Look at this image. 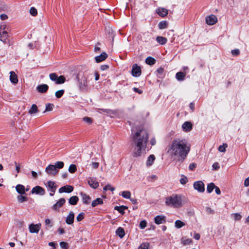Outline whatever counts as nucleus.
Listing matches in <instances>:
<instances>
[{
  "mask_svg": "<svg viewBox=\"0 0 249 249\" xmlns=\"http://www.w3.org/2000/svg\"><path fill=\"white\" fill-rule=\"evenodd\" d=\"M190 151V144L184 139H174L167 148V154L170 157L179 162H183Z\"/></svg>",
  "mask_w": 249,
  "mask_h": 249,
  "instance_id": "1",
  "label": "nucleus"
},
{
  "mask_svg": "<svg viewBox=\"0 0 249 249\" xmlns=\"http://www.w3.org/2000/svg\"><path fill=\"white\" fill-rule=\"evenodd\" d=\"M148 137V133L144 129H139L136 132L132 133V139L135 144L146 147Z\"/></svg>",
  "mask_w": 249,
  "mask_h": 249,
  "instance_id": "2",
  "label": "nucleus"
},
{
  "mask_svg": "<svg viewBox=\"0 0 249 249\" xmlns=\"http://www.w3.org/2000/svg\"><path fill=\"white\" fill-rule=\"evenodd\" d=\"M186 202V198L181 195L173 194L165 199V204L170 207L179 208Z\"/></svg>",
  "mask_w": 249,
  "mask_h": 249,
  "instance_id": "3",
  "label": "nucleus"
},
{
  "mask_svg": "<svg viewBox=\"0 0 249 249\" xmlns=\"http://www.w3.org/2000/svg\"><path fill=\"white\" fill-rule=\"evenodd\" d=\"M64 166L63 161H57L54 165L50 164L46 167L45 172L49 175L54 176L59 172V169H62Z\"/></svg>",
  "mask_w": 249,
  "mask_h": 249,
  "instance_id": "4",
  "label": "nucleus"
},
{
  "mask_svg": "<svg viewBox=\"0 0 249 249\" xmlns=\"http://www.w3.org/2000/svg\"><path fill=\"white\" fill-rule=\"evenodd\" d=\"M146 147L138 144H134L132 150L133 157H139L142 155V151H144Z\"/></svg>",
  "mask_w": 249,
  "mask_h": 249,
  "instance_id": "5",
  "label": "nucleus"
},
{
  "mask_svg": "<svg viewBox=\"0 0 249 249\" xmlns=\"http://www.w3.org/2000/svg\"><path fill=\"white\" fill-rule=\"evenodd\" d=\"M194 188L198 192L202 193L205 190L204 184L202 181H197L194 183Z\"/></svg>",
  "mask_w": 249,
  "mask_h": 249,
  "instance_id": "6",
  "label": "nucleus"
},
{
  "mask_svg": "<svg viewBox=\"0 0 249 249\" xmlns=\"http://www.w3.org/2000/svg\"><path fill=\"white\" fill-rule=\"evenodd\" d=\"M131 73L134 77H139L141 74V67L137 64H135L132 66Z\"/></svg>",
  "mask_w": 249,
  "mask_h": 249,
  "instance_id": "7",
  "label": "nucleus"
},
{
  "mask_svg": "<svg viewBox=\"0 0 249 249\" xmlns=\"http://www.w3.org/2000/svg\"><path fill=\"white\" fill-rule=\"evenodd\" d=\"M41 224L40 223L34 224H31L29 226V231L31 233H38L40 229Z\"/></svg>",
  "mask_w": 249,
  "mask_h": 249,
  "instance_id": "8",
  "label": "nucleus"
},
{
  "mask_svg": "<svg viewBox=\"0 0 249 249\" xmlns=\"http://www.w3.org/2000/svg\"><path fill=\"white\" fill-rule=\"evenodd\" d=\"M66 200L64 198H60L53 206V210L54 211H58L60 208H61L64 204Z\"/></svg>",
  "mask_w": 249,
  "mask_h": 249,
  "instance_id": "9",
  "label": "nucleus"
},
{
  "mask_svg": "<svg viewBox=\"0 0 249 249\" xmlns=\"http://www.w3.org/2000/svg\"><path fill=\"white\" fill-rule=\"evenodd\" d=\"M79 88L81 90H84L88 85L87 78L85 76L79 79Z\"/></svg>",
  "mask_w": 249,
  "mask_h": 249,
  "instance_id": "10",
  "label": "nucleus"
},
{
  "mask_svg": "<svg viewBox=\"0 0 249 249\" xmlns=\"http://www.w3.org/2000/svg\"><path fill=\"white\" fill-rule=\"evenodd\" d=\"M31 192L32 194H36L43 196L45 194V191L42 187L37 186L32 189Z\"/></svg>",
  "mask_w": 249,
  "mask_h": 249,
  "instance_id": "11",
  "label": "nucleus"
},
{
  "mask_svg": "<svg viewBox=\"0 0 249 249\" xmlns=\"http://www.w3.org/2000/svg\"><path fill=\"white\" fill-rule=\"evenodd\" d=\"M217 21V18L213 15H211L206 18V22L207 24L212 25L214 24Z\"/></svg>",
  "mask_w": 249,
  "mask_h": 249,
  "instance_id": "12",
  "label": "nucleus"
},
{
  "mask_svg": "<svg viewBox=\"0 0 249 249\" xmlns=\"http://www.w3.org/2000/svg\"><path fill=\"white\" fill-rule=\"evenodd\" d=\"M46 187L48 190L51 192H55L57 188L55 183L51 180L47 182Z\"/></svg>",
  "mask_w": 249,
  "mask_h": 249,
  "instance_id": "13",
  "label": "nucleus"
},
{
  "mask_svg": "<svg viewBox=\"0 0 249 249\" xmlns=\"http://www.w3.org/2000/svg\"><path fill=\"white\" fill-rule=\"evenodd\" d=\"M74 219V213L71 211L67 215L66 219V223L68 225H71L73 223Z\"/></svg>",
  "mask_w": 249,
  "mask_h": 249,
  "instance_id": "14",
  "label": "nucleus"
},
{
  "mask_svg": "<svg viewBox=\"0 0 249 249\" xmlns=\"http://www.w3.org/2000/svg\"><path fill=\"white\" fill-rule=\"evenodd\" d=\"M73 190V188L72 186L70 185H66L64 186H63L61 187L59 189V193H70Z\"/></svg>",
  "mask_w": 249,
  "mask_h": 249,
  "instance_id": "15",
  "label": "nucleus"
},
{
  "mask_svg": "<svg viewBox=\"0 0 249 249\" xmlns=\"http://www.w3.org/2000/svg\"><path fill=\"white\" fill-rule=\"evenodd\" d=\"M154 221L158 225L164 223L166 222L165 216L164 215H157L155 217Z\"/></svg>",
  "mask_w": 249,
  "mask_h": 249,
  "instance_id": "16",
  "label": "nucleus"
},
{
  "mask_svg": "<svg viewBox=\"0 0 249 249\" xmlns=\"http://www.w3.org/2000/svg\"><path fill=\"white\" fill-rule=\"evenodd\" d=\"M49 87L46 84H41L38 85L36 87V90L38 92L44 93H45L48 89Z\"/></svg>",
  "mask_w": 249,
  "mask_h": 249,
  "instance_id": "17",
  "label": "nucleus"
},
{
  "mask_svg": "<svg viewBox=\"0 0 249 249\" xmlns=\"http://www.w3.org/2000/svg\"><path fill=\"white\" fill-rule=\"evenodd\" d=\"M183 130L185 132H189L192 129V124L190 122H185L182 125Z\"/></svg>",
  "mask_w": 249,
  "mask_h": 249,
  "instance_id": "18",
  "label": "nucleus"
},
{
  "mask_svg": "<svg viewBox=\"0 0 249 249\" xmlns=\"http://www.w3.org/2000/svg\"><path fill=\"white\" fill-rule=\"evenodd\" d=\"M89 185L92 188L95 189L99 186V183L94 178H89L88 181Z\"/></svg>",
  "mask_w": 249,
  "mask_h": 249,
  "instance_id": "19",
  "label": "nucleus"
},
{
  "mask_svg": "<svg viewBox=\"0 0 249 249\" xmlns=\"http://www.w3.org/2000/svg\"><path fill=\"white\" fill-rule=\"evenodd\" d=\"M107 57V54L103 52L100 55L97 56L95 57L96 62L99 63L105 60Z\"/></svg>",
  "mask_w": 249,
  "mask_h": 249,
  "instance_id": "20",
  "label": "nucleus"
},
{
  "mask_svg": "<svg viewBox=\"0 0 249 249\" xmlns=\"http://www.w3.org/2000/svg\"><path fill=\"white\" fill-rule=\"evenodd\" d=\"M10 80L13 84H17L18 82V76L15 72L11 71L10 72Z\"/></svg>",
  "mask_w": 249,
  "mask_h": 249,
  "instance_id": "21",
  "label": "nucleus"
},
{
  "mask_svg": "<svg viewBox=\"0 0 249 249\" xmlns=\"http://www.w3.org/2000/svg\"><path fill=\"white\" fill-rule=\"evenodd\" d=\"M16 190L18 194L23 195L25 194V188L21 184H18L16 186Z\"/></svg>",
  "mask_w": 249,
  "mask_h": 249,
  "instance_id": "22",
  "label": "nucleus"
},
{
  "mask_svg": "<svg viewBox=\"0 0 249 249\" xmlns=\"http://www.w3.org/2000/svg\"><path fill=\"white\" fill-rule=\"evenodd\" d=\"M80 194L82 196L83 202L86 204H89L91 200V198L90 196L83 193H81Z\"/></svg>",
  "mask_w": 249,
  "mask_h": 249,
  "instance_id": "23",
  "label": "nucleus"
},
{
  "mask_svg": "<svg viewBox=\"0 0 249 249\" xmlns=\"http://www.w3.org/2000/svg\"><path fill=\"white\" fill-rule=\"evenodd\" d=\"M157 13L161 17H165L168 14V11L166 9L163 8H159L157 10Z\"/></svg>",
  "mask_w": 249,
  "mask_h": 249,
  "instance_id": "24",
  "label": "nucleus"
},
{
  "mask_svg": "<svg viewBox=\"0 0 249 249\" xmlns=\"http://www.w3.org/2000/svg\"><path fill=\"white\" fill-rule=\"evenodd\" d=\"M79 200V198L77 196H72L71 197L69 200V203L72 205H76Z\"/></svg>",
  "mask_w": 249,
  "mask_h": 249,
  "instance_id": "25",
  "label": "nucleus"
},
{
  "mask_svg": "<svg viewBox=\"0 0 249 249\" xmlns=\"http://www.w3.org/2000/svg\"><path fill=\"white\" fill-rule=\"evenodd\" d=\"M155 160V157L154 155H150L147 159V161H146V165L148 166H151L154 162V160Z\"/></svg>",
  "mask_w": 249,
  "mask_h": 249,
  "instance_id": "26",
  "label": "nucleus"
},
{
  "mask_svg": "<svg viewBox=\"0 0 249 249\" xmlns=\"http://www.w3.org/2000/svg\"><path fill=\"white\" fill-rule=\"evenodd\" d=\"M116 233L121 238H122L125 235L124 231L121 227H119L117 229Z\"/></svg>",
  "mask_w": 249,
  "mask_h": 249,
  "instance_id": "27",
  "label": "nucleus"
},
{
  "mask_svg": "<svg viewBox=\"0 0 249 249\" xmlns=\"http://www.w3.org/2000/svg\"><path fill=\"white\" fill-rule=\"evenodd\" d=\"M38 112L37 107L36 105H32L31 108L29 110V113L31 115L37 113Z\"/></svg>",
  "mask_w": 249,
  "mask_h": 249,
  "instance_id": "28",
  "label": "nucleus"
},
{
  "mask_svg": "<svg viewBox=\"0 0 249 249\" xmlns=\"http://www.w3.org/2000/svg\"><path fill=\"white\" fill-rule=\"evenodd\" d=\"M156 40L161 45L165 44L167 41V39L165 37L162 36H157Z\"/></svg>",
  "mask_w": 249,
  "mask_h": 249,
  "instance_id": "29",
  "label": "nucleus"
},
{
  "mask_svg": "<svg viewBox=\"0 0 249 249\" xmlns=\"http://www.w3.org/2000/svg\"><path fill=\"white\" fill-rule=\"evenodd\" d=\"M186 74L182 72H178L176 73V77L178 81H183L184 79Z\"/></svg>",
  "mask_w": 249,
  "mask_h": 249,
  "instance_id": "30",
  "label": "nucleus"
},
{
  "mask_svg": "<svg viewBox=\"0 0 249 249\" xmlns=\"http://www.w3.org/2000/svg\"><path fill=\"white\" fill-rule=\"evenodd\" d=\"M145 63L149 65H153L156 63V60L150 56L147 57L145 59Z\"/></svg>",
  "mask_w": 249,
  "mask_h": 249,
  "instance_id": "31",
  "label": "nucleus"
},
{
  "mask_svg": "<svg viewBox=\"0 0 249 249\" xmlns=\"http://www.w3.org/2000/svg\"><path fill=\"white\" fill-rule=\"evenodd\" d=\"M103 203V200L101 198H97L95 200H93L92 202L91 205L92 207H94L97 206L99 204H101Z\"/></svg>",
  "mask_w": 249,
  "mask_h": 249,
  "instance_id": "32",
  "label": "nucleus"
},
{
  "mask_svg": "<svg viewBox=\"0 0 249 249\" xmlns=\"http://www.w3.org/2000/svg\"><path fill=\"white\" fill-rule=\"evenodd\" d=\"M215 188V185L213 183H210L208 184L207 187V191L209 193H211L213 190Z\"/></svg>",
  "mask_w": 249,
  "mask_h": 249,
  "instance_id": "33",
  "label": "nucleus"
},
{
  "mask_svg": "<svg viewBox=\"0 0 249 249\" xmlns=\"http://www.w3.org/2000/svg\"><path fill=\"white\" fill-rule=\"evenodd\" d=\"M185 224L183 222L179 220H176L175 223V227L178 229L181 228L183 226H185Z\"/></svg>",
  "mask_w": 249,
  "mask_h": 249,
  "instance_id": "34",
  "label": "nucleus"
},
{
  "mask_svg": "<svg viewBox=\"0 0 249 249\" xmlns=\"http://www.w3.org/2000/svg\"><path fill=\"white\" fill-rule=\"evenodd\" d=\"M158 27L160 29H164L167 27V23L166 21H162L158 24Z\"/></svg>",
  "mask_w": 249,
  "mask_h": 249,
  "instance_id": "35",
  "label": "nucleus"
},
{
  "mask_svg": "<svg viewBox=\"0 0 249 249\" xmlns=\"http://www.w3.org/2000/svg\"><path fill=\"white\" fill-rule=\"evenodd\" d=\"M65 80H66L65 77L63 75H61L59 77L58 76L57 81H56L55 84H63L65 82Z\"/></svg>",
  "mask_w": 249,
  "mask_h": 249,
  "instance_id": "36",
  "label": "nucleus"
},
{
  "mask_svg": "<svg viewBox=\"0 0 249 249\" xmlns=\"http://www.w3.org/2000/svg\"><path fill=\"white\" fill-rule=\"evenodd\" d=\"M122 196L124 198L130 199L131 193L129 191H123L122 193Z\"/></svg>",
  "mask_w": 249,
  "mask_h": 249,
  "instance_id": "37",
  "label": "nucleus"
},
{
  "mask_svg": "<svg viewBox=\"0 0 249 249\" xmlns=\"http://www.w3.org/2000/svg\"><path fill=\"white\" fill-rule=\"evenodd\" d=\"M126 209V207L124 206H116L115 207V210L118 211L119 213H121L122 214L124 213V211L125 209Z\"/></svg>",
  "mask_w": 249,
  "mask_h": 249,
  "instance_id": "38",
  "label": "nucleus"
},
{
  "mask_svg": "<svg viewBox=\"0 0 249 249\" xmlns=\"http://www.w3.org/2000/svg\"><path fill=\"white\" fill-rule=\"evenodd\" d=\"M181 242L183 245H189L192 243V240L190 238H183Z\"/></svg>",
  "mask_w": 249,
  "mask_h": 249,
  "instance_id": "39",
  "label": "nucleus"
},
{
  "mask_svg": "<svg viewBox=\"0 0 249 249\" xmlns=\"http://www.w3.org/2000/svg\"><path fill=\"white\" fill-rule=\"evenodd\" d=\"M68 170L71 173H74L76 172L77 168L75 164H71Z\"/></svg>",
  "mask_w": 249,
  "mask_h": 249,
  "instance_id": "40",
  "label": "nucleus"
},
{
  "mask_svg": "<svg viewBox=\"0 0 249 249\" xmlns=\"http://www.w3.org/2000/svg\"><path fill=\"white\" fill-rule=\"evenodd\" d=\"M64 93V90L61 89L55 92V95L57 98H61Z\"/></svg>",
  "mask_w": 249,
  "mask_h": 249,
  "instance_id": "41",
  "label": "nucleus"
},
{
  "mask_svg": "<svg viewBox=\"0 0 249 249\" xmlns=\"http://www.w3.org/2000/svg\"><path fill=\"white\" fill-rule=\"evenodd\" d=\"M17 199H18V200L19 202H25V201H27L28 199L26 197L24 196H23L22 195H19L17 196Z\"/></svg>",
  "mask_w": 249,
  "mask_h": 249,
  "instance_id": "42",
  "label": "nucleus"
},
{
  "mask_svg": "<svg viewBox=\"0 0 249 249\" xmlns=\"http://www.w3.org/2000/svg\"><path fill=\"white\" fill-rule=\"evenodd\" d=\"M49 77L51 80L54 81L56 83L58 76L55 73H52L50 74Z\"/></svg>",
  "mask_w": 249,
  "mask_h": 249,
  "instance_id": "43",
  "label": "nucleus"
},
{
  "mask_svg": "<svg viewBox=\"0 0 249 249\" xmlns=\"http://www.w3.org/2000/svg\"><path fill=\"white\" fill-rule=\"evenodd\" d=\"M149 247V243H143L138 248V249H148Z\"/></svg>",
  "mask_w": 249,
  "mask_h": 249,
  "instance_id": "44",
  "label": "nucleus"
},
{
  "mask_svg": "<svg viewBox=\"0 0 249 249\" xmlns=\"http://www.w3.org/2000/svg\"><path fill=\"white\" fill-rule=\"evenodd\" d=\"M5 28H6V25L4 23H3L0 25V40L1 41H2L4 42H5V39H4L2 40V36H1V31L2 30L4 29Z\"/></svg>",
  "mask_w": 249,
  "mask_h": 249,
  "instance_id": "45",
  "label": "nucleus"
},
{
  "mask_svg": "<svg viewBox=\"0 0 249 249\" xmlns=\"http://www.w3.org/2000/svg\"><path fill=\"white\" fill-rule=\"evenodd\" d=\"M9 32V29L8 28H7L6 27V28L2 30L1 31V36H2V38L3 37H6L8 36V33Z\"/></svg>",
  "mask_w": 249,
  "mask_h": 249,
  "instance_id": "46",
  "label": "nucleus"
},
{
  "mask_svg": "<svg viewBox=\"0 0 249 249\" xmlns=\"http://www.w3.org/2000/svg\"><path fill=\"white\" fill-rule=\"evenodd\" d=\"M228 145L226 143L223 144V145H220L218 147V150L221 152H224L226 151V148L227 147Z\"/></svg>",
  "mask_w": 249,
  "mask_h": 249,
  "instance_id": "47",
  "label": "nucleus"
},
{
  "mask_svg": "<svg viewBox=\"0 0 249 249\" xmlns=\"http://www.w3.org/2000/svg\"><path fill=\"white\" fill-rule=\"evenodd\" d=\"M108 190H110L111 191H113L115 190V188L111 186L109 184H107L105 186V187L103 188V190L104 191H107Z\"/></svg>",
  "mask_w": 249,
  "mask_h": 249,
  "instance_id": "48",
  "label": "nucleus"
},
{
  "mask_svg": "<svg viewBox=\"0 0 249 249\" xmlns=\"http://www.w3.org/2000/svg\"><path fill=\"white\" fill-rule=\"evenodd\" d=\"M30 13L33 16H36L37 14V10L35 7H31L30 9Z\"/></svg>",
  "mask_w": 249,
  "mask_h": 249,
  "instance_id": "49",
  "label": "nucleus"
},
{
  "mask_svg": "<svg viewBox=\"0 0 249 249\" xmlns=\"http://www.w3.org/2000/svg\"><path fill=\"white\" fill-rule=\"evenodd\" d=\"M53 105L51 104H47L46 105V108L45 111H50L53 110Z\"/></svg>",
  "mask_w": 249,
  "mask_h": 249,
  "instance_id": "50",
  "label": "nucleus"
},
{
  "mask_svg": "<svg viewBox=\"0 0 249 249\" xmlns=\"http://www.w3.org/2000/svg\"><path fill=\"white\" fill-rule=\"evenodd\" d=\"M84 213H81L76 216V220L78 222H80L84 218Z\"/></svg>",
  "mask_w": 249,
  "mask_h": 249,
  "instance_id": "51",
  "label": "nucleus"
},
{
  "mask_svg": "<svg viewBox=\"0 0 249 249\" xmlns=\"http://www.w3.org/2000/svg\"><path fill=\"white\" fill-rule=\"evenodd\" d=\"M188 181V178L186 177L182 176V178L180 179V182L181 184H185Z\"/></svg>",
  "mask_w": 249,
  "mask_h": 249,
  "instance_id": "52",
  "label": "nucleus"
},
{
  "mask_svg": "<svg viewBox=\"0 0 249 249\" xmlns=\"http://www.w3.org/2000/svg\"><path fill=\"white\" fill-rule=\"evenodd\" d=\"M235 220H240L242 217L241 214L238 213H235L232 214Z\"/></svg>",
  "mask_w": 249,
  "mask_h": 249,
  "instance_id": "53",
  "label": "nucleus"
},
{
  "mask_svg": "<svg viewBox=\"0 0 249 249\" xmlns=\"http://www.w3.org/2000/svg\"><path fill=\"white\" fill-rule=\"evenodd\" d=\"M147 222L145 220H142L140 223V228L141 229H143L146 227Z\"/></svg>",
  "mask_w": 249,
  "mask_h": 249,
  "instance_id": "54",
  "label": "nucleus"
},
{
  "mask_svg": "<svg viewBox=\"0 0 249 249\" xmlns=\"http://www.w3.org/2000/svg\"><path fill=\"white\" fill-rule=\"evenodd\" d=\"M60 246L61 248L63 249H68V244L65 242H61L60 243Z\"/></svg>",
  "mask_w": 249,
  "mask_h": 249,
  "instance_id": "55",
  "label": "nucleus"
},
{
  "mask_svg": "<svg viewBox=\"0 0 249 249\" xmlns=\"http://www.w3.org/2000/svg\"><path fill=\"white\" fill-rule=\"evenodd\" d=\"M83 120L84 122H86L88 124H90L92 122L91 119L88 117H85L83 118Z\"/></svg>",
  "mask_w": 249,
  "mask_h": 249,
  "instance_id": "56",
  "label": "nucleus"
},
{
  "mask_svg": "<svg viewBox=\"0 0 249 249\" xmlns=\"http://www.w3.org/2000/svg\"><path fill=\"white\" fill-rule=\"evenodd\" d=\"M196 167V164L195 163H191L189 166V169L191 171H193Z\"/></svg>",
  "mask_w": 249,
  "mask_h": 249,
  "instance_id": "57",
  "label": "nucleus"
},
{
  "mask_svg": "<svg viewBox=\"0 0 249 249\" xmlns=\"http://www.w3.org/2000/svg\"><path fill=\"white\" fill-rule=\"evenodd\" d=\"M213 169L214 170H218L220 168L218 162L214 163L212 165Z\"/></svg>",
  "mask_w": 249,
  "mask_h": 249,
  "instance_id": "58",
  "label": "nucleus"
},
{
  "mask_svg": "<svg viewBox=\"0 0 249 249\" xmlns=\"http://www.w3.org/2000/svg\"><path fill=\"white\" fill-rule=\"evenodd\" d=\"M231 53L233 55H238L240 53V51L239 49H235L231 51Z\"/></svg>",
  "mask_w": 249,
  "mask_h": 249,
  "instance_id": "59",
  "label": "nucleus"
},
{
  "mask_svg": "<svg viewBox=\"0 0 249 249\" xmlns=\"http://www.w3.org/2000/svg\"><path fill=\"white\" fill-rule=\"evenodd\" d=\"M45 224L46 225L49 226L50 227H52L53 226V225L51 224V221L49 219H45Z\"/></svg>",
  "mask_w": 249,
  "mask_h": 249,
  "instance_id": "60",
  "label": "nucleus"
},
{
  "mask_svg": "<svg viewBox=\"0 0 249 249\" xmlns=\"http://www.w3.org/2000/svg\"><path fill=\"white\" fill-rule=\"evenodd\" d=\"M99 163L97 162H92L91 166L94 169H97L99 167Z\"/></svg>",
  "mask_w": 249,
  "mask_h": 249,
  "instance_id": "61",
  "label": "nucleus"
},
{
  "mask_svg": "<svg viewBox=\"0 0 249 249\" xmlns=\"http://www.w3.org/2000/svg\"><path fill=\"white\" fill-rule=\"evenodd\" d=\"M133 90L135 92H137V93H138L140 94H142V90H141L137 88H133Z\"/></svg>",
  "mask_w": 249,
  "mask_h": 249,
  "instance_id": "62",
  "label": "nucleus"
},
{
  "mask_svg": "<svg viewBox=\"0 0 249 249\" xmlns=\"http://www.w3.org/2000/svg\"><path fill=\"white\" fill-rule=\"evenodd\" d=\"M244 185L246 187L249 186V177L245 179L244 181Z\"/></svg>",
  "mask_w": 249,
  "mask_h": 249,
  "instance_id": "63",
  "label": "nucleus"
},
{
  "mask_svg": "<svg viewBox=\"0 0 249 249\" xmlns=\"http://www.w3.org/2000/svg\"><path fill=\"white\" fill-rule=\"evenodd\" d=\"M157 71L159 74H162L163 73L164 69L163 68L160 67L159 68Z\"/></svg>",
  "mask_w": 249,
  "mask_h": 249,
  "instance_id": "64",
  "label": "nucleus"
}]
</instances>
